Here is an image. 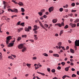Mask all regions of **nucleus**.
<instances>
[{"label":"nucleus","instance_id":"30","mask_svg":"<svg viewBox=\"0 0 79 79\" xmlns=\"http://www.w3.org/2000/svg\"><path fill=\"white\" fill-rule=\"evenodd\" d=\"M25 31H27V32H29V28H25Z\"/></svg>","mask_w":79,"mask_h":79},{"label":"nucleus","instance_id":"61","mask_svg":"<svg viewBox=\"0 0 79 79\" xmlns=\"http://www.w3.org/2000/svg\"><path fill=\"white\" fill-rule=\"evenodd\" d=\"M69 49V46H67L66 48V50H68Z\"/></svg>","mask_w":79,"mask_h":79},{"label":"nucleus","instance_id":"11","mask_svg":"<svg viewBox=\"0 0 79 79\" xmlns=\"http://www.w3.org/2000/svg\"><path fill=\"white\" fill-rule=\"evenodd\" d=\"M18 4L20 6H22V5H23V3H22V2H19V3H18Z\"/></svg>","mask_w":79,"mask_h":79},{"label":"nucleus","instance_id":"51","mask_svg":"<svg viewBox=\"0 0 79 79\" xmlns=\"http://www.w3.org/2000/svg\"><path fill=\"white\" fill-rule=\"evenodd\" d=\"M47 70L48 72H50V69L48 68L47 69Z\"/></svg>","mask_w":79,"mask_h":79},{"label":"nucleus","instance_id":"47","mask_svg":"<svg viewBox=\"0 0 79 79\" xmlns=\"http://www.w3.org/2000/svg\"><path fill=\"white\" fill-rule=\"evenodd\" d=\"M23 66H26V64L24 62L23 63Z\"/></svg>","mask_w":79,"mask_h":79},{"label":"nucleus","instance_id":"55","mask_svg":"<svg viewBox=\"0 0 79 79\" xmlns=\"http://www.w3.org/2000/svg\"><path fill=\"white\" fill-rule=\"evenodd\" d=\"M70 65L71 66H73L74 65V63L73 62H71L70 63Z\"/></svg>","mask_w":79,"mask_h":79},{"label":"nucleus","instance_id":"37","mask_svg":"<svg viewBox=\"0 0 79 79\" xmlns=\"http://www.w3.org/2000/svg\"><path fill=\"white\" fill-rule=\"evenodd\" d=\"M61 64H62L63 65V66H64V65L65 64V62H62L61 63Z\"/></svg>","mask_w":79,"mask_h":79},{"label":"nucleus","instance_id":"64","mask_svg":"<svg viewBox=\"0 0 79 79\" xmlns=\"http://www.w3.org/2000/svg\"><path fill=\"white\" fill-rule=\"evenodd\" d=\"M52 79H58V78H57V77H55L54 78H53Z\"/></svg>","mask_w":79,"mask_h":79},{"label":"nucleus","instance_id":"32","mask_svg":"<svg viewBox=\"0 0 79 79\" xmlns=\"http://www.w3.org/2000/svg\"><path fill=\"white\" fill-rule=\"evenodd\" d=\"M61 42H60L58 44V46H61Z\"/></svg>","mask_w":79,"mask_h":79},{"label":"nucleus","instance_id":"63","mask_svg":"<svg viewBox=\"0 0 79 79\" xmlns=\"http://www.w3.org/2000/svg\"><path fill=\"white\" fill-rule=\"evenodd\" d=\"M77 74H78V75H79V71H77Z\"/></svg>","mask_w":79,"mask_h":79},{"label":"nucleus","instance_id":"44","mask_svg":"<svg viewBox=\"0 0 79 79\" xmlns=\"http://www.w3.org/2000/svg\"><path fill=\"white\" fill-rule=\"evenodd\" d=\"M26 35H23L22 36V37H25L26 38V37H27Z\"/></svg>","mask_w":79,"mask_h":79},{"label":"nucleus","instance_id":"8","mask_svg":"<svg viewBox=\"0 0 79 79\" xmlns=\"http://www.w3.org/2000/svg\"><path fill=\"white\" fill-rule=\"evenodd\" d=\"M70 52H71V53H74V49H73L72 48H71L70 50Z\"/></svg>","mask_w":79,"mask_h":79},{"label":"nucleus","instance_id":"52","mask_svg":"<svg viewBox=\"0 0 79 79\" xmlns=\"http://www.w3.org/2000/svg\"><path fill=\"white\" fill-rule=\"evenodd\" d=\"M6 5H5L4 6V9H6Z\"/></svg>","mask_w":79,"mask_h":79},{"label":"nucleus","instance_id":"19","mask_svg":"<svg viewBox=\"0 0 79 79\" xmlns=\"http://www.w3.org/2000/svg\"><path fill=\"white\" fill-rule=\"evenodd\" d=\"M63 34V30H61L60 31V35H61V34Z\"/></svg>","mask_w":79,"mask_h":79},{"label":"nucleus","instance_id":"23","mask_svg":"<svg viewBox=\"0 0 79 79\" xmlns=\"http://www.w3.org/2000/svg\"><path fill=\"white\" fill-rule=\"evenodd\" d=\"M21 39V37H18L17 39V41H19Z\"/></svg>","mask_w":79,"mask_h":79},{"label":"nucleus","instance_id":"22","mask_svg":"<svg viewBox=\"0 0 79 79\" xmlns=\"http://www.w3.org/2000/svg\"><path fill=\"white\" fill-rule=\"evenodd\" d=\"M21 11L22 12H24L25 10H24V9L23 8H21Z\"/></svg>","mask_w":79,"mask_h":79},{"label":"nucleus","instance_id":"17","mask_svg":"<svg viewBox=\"0 0 79 79\" xmlns=\"http://www.w3.org/2000/svg\"><path fill=\"white\" fill-rule=\"evenodd\" d=\"M42 13H43V12H40L38 13V14L40 16L42 15Z\"/></svg>","mask_w":79,"mask_h":79},{"label":"nucleus","instance_id":"50","mask_svg":"<svg viewBox=\"0 0 79 79\" xmlns=\"http://www.w3.org/2000/svg\"><path fill=\"white\" fill-rule=\"evenodd\" d=\"M61 24H62L63 26H64V22H62L61 23Z\"/></svg>","mask_w":79,"mask_h":79},{"label":"nucleus","instance_id":"27","mask_svg":"<svg viewBox=\"0 0 79 79\" xmlns=\"http://www.w3.org/2000/svg\"><path fill=\"white\" fill-rule=\"evenodd\" d=\"M43 55H44V56H48V54H47L46 53H44L43 54Z\"/></svg>","mask_w":79,"mask_h":79},{"label":"nucleus","instance_id":"57","mask_svg":"<svg viewBox=\"0 0 79 79\" xmlns=\"http://www.w3.org/2000/svg\"><path fill=\"white\" fill-rule=\"evenodd\" d=\"M11 56H13L14 58H16V56L15 55H11Z\"/></svg>","mask_w":79,"mask_h":79},{"label":"nucleus","instance_id":"38","mask_svg":"<svg viewBox=\"0 0 79 79\" xmlns=\"http://www.w3.org/2000/svg\"><path fill=\"white\" fill-rule=\"evenodd\" d=\"M66 77V75H64L62 77V78L63 79H64Z\"/></svg>","mask_w":79,"mask_h":79},{"label":"nucleus","instance_id":"25","mask_svg":"<svg viewBox=\"0 0 79 79\" xmlns=\"http://www.w3.org/2000/svg\"><path fill=\"white\" fill-rule=\"evenodd\" d=\"M8 11H11V12H14V10L13 9V10H12L10 9H8Z\"/></svg>","mask_w":79,"mask_h":79},{"label":"nucleus","instance_id":"21","mask_svg":"<svg viewBox=\"0 0 79 79\" xmlns=\"http://www.w3.org/2000/svg\"><path fill=\"white\" fill-rule=\"evenodd\" d=\"M59 11L60 12H62V11H63V8H61L59 9Z\"/></svg>","mask_w":79,"mask_h":79},{"label":"nucleus","instance_id":"41","mask_svg":"<svg viewBox=\"0 0 79 79\" xmlns=\"http://www.w3.org/2000/svg\"><path fill=\"white\" fill-rule=\"evenodd\" d=\"M39 66H35V69L36 70V69H39Z\"/></svg>","mask_w":79,"mask_h":79},{"label":"nucleus","instance_id":"56","mask_svg":"<svg viewBox=\"0 0 79 79\" xmlns=\"http://www.w3.org/2000/svg\"><path fill=\"white\" fill-rule=\"evenodd\" d=\"M71 70L72 71H75V69L73 68L71 69Z\"/></svg>","mask_w":79,"mask_h":79},{"label":"nucleus","instance_id":"40","mask_svg":"<svg viewBox=\"0 0 79 79\" xmlns=\"http://www.w3.org/2000/svg\"><path fill=\"white\" fill-rule=\"evenodd\" d=\"M31 64H27V66H28V67H29L30 66H31Z\"/></svg>","mask_w":79,"mask_h":79},{"label":"nucleus","instance_id":"39","mask_svg":"<svg viewBox=\"0 0 79 79\" xmlns=\"http://www.w3.org/2000/svg\"><path fill=\"white\" fill-rule=\"evenodd\" d=\"M44 26L46 27H48V25L46 24H44Z\"/></svg>","mask_w":79,"mask_h":79},{"label":"nucleus","instance_id":"35","mask_svg":"<svg viewBox=\"0 0 79 79\" xmlns=\"http://www.w3.org/2000/svg\"><path fill=\"white\" fill-rule=\"evenodd\" d=\"M69 16H70V17H72L73 16V14H68Z\"/></svg>","mask_w":79,"mask_h":79},{"label":"nucleus","instance_id":"60","mask_svg":"<svg viewBox=\"0 0 79 79\" xmlns=\"http://www.w3.org/2000/svg\"><path fill=\"white\" fill-rule=\"evenodd\" d=\"M49 52L50 53H53V51H52V50H50V51H49Z\"/></svg>","mask_w":79,"mask_h":79},{"label":"nucleus","instance_id":"31","mask_svg":"<svg viewBox=\"0 0 79 79\" xmlns=\"http://www.w3.org/2000/svg\"><path fill=\"white\" fill-rule=\"evenodd\" d=\"M71 6H75V3H73L71 4Z\"/></svg>","mask_w":79,"mask_h":79},{"label":"nucleus","instance_id":"29","mask_svg":"<svg viewBox=\"0 0 79 79\" xmlns=\"http://www.w3.org/2000/svg\"><path fill=\"white\" fill-rule=\"evenodd\" d=\"M20 25L22 26H24V22L21 23L20 24Z\"/></svg>","mask_w":79,"mask_h":79},{"label":"nucleus","instance_id":"58","mask_svg":"<svg viewBox=\"0 0 79 79\" xmlns=\"http://www.w3.org/2000/svg\"><path fill=\"white\" fill-rule=\"evenodd\" d=\"M30 40V41H31V42H34V41L33 40Z\"/></svg>","mask_w":79,"mask_h":79},{"label":"nucleus","instance_id":"62","mask_svg":"<svg viewBox=\"0 0 79 79\" xmlns=\"http://www.w3.org/2000/svg\"><path fill=\"white\" fill-rule=\"evenodd\" d=\"M77 27H78L79 26V23H77Z\"/></svg>","mask_w":79,"mask_h":79},{"label":"nucleus","instance_id":"53","mask_svg":"<svg viewBox=\"0 0 79 79\" xmlns=\"http://www.w3.org/2000/svg\"><path fill=\"white\" fill-rule=\"evenodd\" d=\"M40 11H41V12H43H43H44V11H45V10H44V9L42 10H41Z\"/></svg>","mask_w":79,"mask_h":79},{"label":"nucleus","instance_id":"2","mask_svg":"<svg viewBox=\"0 0 79 79\" xmlns=\"http://www.w3.org/2000/svg\"><path fill=\"white\" fill-rule=\"evenodd\" d=\"M54 9V7L52 6L50 7L48 9V10L49 13H51L52 11H53Z\"/></svg>","mask_w":79,"mask_h":79},{"label":"nucleus","instance_id":"36","mask_svg":"<svg viewBox=\"0 0 79 79\" xmlns=\"http://www.w3.org/2000/svg\"><path fill=\"white\" fill-rule=\"evenodd\" d=\"M51 71H52V73H55V69H52Z\"/></svg>","mask_w":79,"mask_h":79},{"label":"nucleus","instance_id":"46","mask_svg":"<svg viewBox=\"0 0 79 79\" xmlns=\"http://www.w3.org/2000/svg\"><path fill=\"white\" fill-rule=\"evenodd\" d=\"M36 59H37V58L36 57H33V60H36Z\"/></svg>","mask_w":79,"mask_h":79},{"label":"nucleus","instance_id":"3","mask_svg":"<svg viewBox=\"0 0 79 79\" xmlns=\"http://www.w3.org/2000/svg\"><path fill=\"white\" fill-rule=\"evenodd\" d=\"M18 48L19 49H21L23 48H24L23 47V44H20L18 46Z\"/></svg>","mask_w":79,"mask_h":79},{"label":"nucleus","instance_id":"43","mask_svg":"<svg viewBox=\"0 0 79 79\" xmlns=\"http://www.w3.org/2000/svg\"><path fill=\"white\" fill-rule=\"evenodd\" d=\"M43 17L44 18H46L47 17V16L46 15H44L43 16Z\"/></svg>","mask_w":79,"mask_h":79},{"label":"nucleus","instance_id":"20","mask_svg":"<svg viewBox=\"0 0 79 79\" xmlns=\"http://www.w3.org/2000/svg\"><path fill=\"white\" fill-rule=\"evenodd\" d=\"M76 26V24L74 23L73 24L72 26V27H75Z\"/></svg>","mask_w":79,"mask_h":79},{"label":"nucleus","instance_id":"9","mask_svg":"<svg viewBox=\"0 0 79 79\" xmlns=\"http://www.w3.org/2000/svg\"><path fill=\"white\" fill-rule=\"evenodd\" d=\"M36 29H33V31H34V32L35 34H37V31H36Z\"/></svg>","mask_w":79,"mask_h":79},{"label":"nucleus","instance_id":"10","mask_svg":"<svg viewBox=\"0 0 79 79\" xmlns=\"http://www.w3.org/2000/svg\"><path fill=\"white\" fill-rule=\"evenodd\" d=\"M34 27L35 28L33 29H36V30H37V29H38V28H37V26L36 25H34Z\"/></svg>","mask_w":79,"mask_h":79},{"label":"nucleus","instance_id":"28","mask_svg":"<svg viewBox=\"0 0 79 79\" xmlns=\"http://www.w3.org/2000/svg\"><path fill=\"white\" fill-rule=\"evenodd\" d=\"M22 29H23V28H21L19 29H18V31L19 32H20V31H22Z\"/></svg>","mask_w":79,"mask_h":79},{"label":"nucleus","instance_id":"34","mask_svg":"<svg viewBox=\"0 0 79 79\" xmlns=\"http://www.w3.org/2000/svg\"><path fill=\"white\" fill-rule=\"evenodd\" d=\"M17 16H18V15H14L13 16H12L11 18H13L14 17H17Z\"/></svg>","mask_w":79,"mask_h":79},{"label":"nucleus","instance_id":"5","mask_svg":"<svg viewBox=\"0 0 79 79\" xmlns=\"http://www.w3.org/2000/svg\"><path fill=\"white\" fill-rule=\"evenodd\" d=\"M55 26H58L60 27H61L62 26V25L61 23H56L55 25Z\"/></svg>","mask_w":79,"mask_h":79},{"label":"nucleus","instance_id":"7","mask_svg":"<svg viewBox=\"0 0 79 79\" xmlns=\"http://www.w3.org/2000/svg\"><path fill=\"white\" fill-rule=\"evenodd\" d=\"M53 56L56 57H59L60 56L58 54H53Z\"/></svg>","mask_w":79,"mask_h":79},{"label":"nucleus","instance_id":"4","mask_svg":"<svg viewBox=\"0 0 79 79\" xmlns=\"http://www.w3.org/2000/svg\"><path fill=\"white\" fill-rule=\"evenodd\" d=\"M14 45V43H10L9 44V45H8V47H13Z\"/></svg>","mask_w":79,"mask_h":79},{"label":"nucleus","instance_id":"33","mask_svg":"<svg viewBox=\"0 0 79 79\" xmlns=\"http://www.w3.org/2000/svg\"><path fill=\"white\" fill-rule=\"evenodd\" d=\"M61 68L60 66H58L57 68V69H58L59 70H60V69H61Z\"/></svg>","mask_w":79,"mask_h":79},{"label":"nucleus","instance_id":"59","mask_svg":"<svg viewBox=\"0 0 79 79\" xmlns=\"http://www.w3.org/2000/svg\"><path fill=\"white\" fill-rule=\"evenodd\" d=\"M70 61H71V62H73V61H74V60L72 59H70Z\"/></svg>","mask_w":79,"mask_h":79},{"label":"nucleus","instance_id":"6","mask_svg":"<svg viewBox=\"0 0 79 79\" xmlns=\"http://www.w3.org/2000/svg\"><path fill=\"white\" fill-rule=\"evenodd\" d=\"M57 21H58V20H57V19H53L52 20L53 23H56L57 22Z\"/></svg>","mask_w":79,"mask_h":79},{"label":"nucleus","instance_id":"16","mask_svg":"<svg viewBox=\"0 0 79 79\" xmlns=\"http://www.w3.org/2000/svg\"><path fill=\"white\" fill-rule=\"evenodd\" d=\"M79 19H77L74 21V23H78V22H79Z\"/></svg>","mask_w":79,"mask_h":79},{"label":"nucleus","instance_id":"14","mask_svg":"<svg viewBox=\"0 0 79 79\" xmlns=\"http://www.w3.org/2000/svg\"><path fill=\"white\" fill-rule=\"evenodd\" d=\"M13 10L14 12H15V13H17L18 12V9H14Z\"/></svg>","mask_w":79,"mask_h":79},{"label":"nucleus","instance_id":"26","mask_svg":"<svg viewBox=\"0 0 79 79\" xmlns=\"http://www.w3.org/2000/svg\"><path fill=\"white\" fill-rule=\"evenodd\" d=\"M68 25H66L64 27V29H68V27H69Z\"/></svg>","mask_w":79,"mask_h":79},{"label":"nucleus","instance_id":"1","mask_svg":"<svg viewBox=\"0 0 79 79\" xmlns=\"http://www.w3.org/2000/svg\"><path fill=\"white\" fill-rule=\"evenodd\" d=\"M12 39V37L11 36H9L6 38L7 40L6 41V44H8L9 42H10V40Z\"/></svg>","mask_w":79,"mask_h":79},{"label":"nucleus","instance_id":"18","mask_svg":"<svg viewBox=\"0 0 79 79\" xmlns=\"http://www.w3.org/2000/svg\"><path fill=\"white\" fill-rule=\"evenodd\" d=\"M65 70L66 71H68V70H69V67H67L65 68Z\"/></svg>","mask_w":79,"mask_h":79},{"label":"nucleus","instance_id":"15","mask_svg":"<svg viewBox=\"0 0 79 79\" xmlns=\"http://www.w3.org/2000/svg\"><path fill=\"white\" fill-rule=\"evenodd\" d=\"M39 23L40 25L43 28H44V25H43L42 23H41V22H40Z\"/></svg>","mask_w":79,"mask_h":79},{"label":"nucleus","instance_id":"42","mask_svg":"<svg viewBox=\"0 0 79 79\" xmlns=\"http://www.w3.org/2000/svg\"><path fill=\"white\" fill-rule=\"evenodd\" d=\"M28 29L29 30V29H30V30H31V29H32V27L31 26H28Z\"/></svg>","mask_w":79,"mask_h":79},{"label":"nucleus","instance_id":"54","mask_svg":"<svg viewBox=\"0 0 79 79\" xmlns=\"http://www.w3.org/2000/svg\"><path fill=\"white\" fill-rule=\"evenodd\" d=\"M55 36H56V37H58V34L56 33L55 34Z\"/></svg>","mask_w":79,"mask_h":79},{"label":"nucleus","instance_id":"13","mask_svg":"<svg viewBox=\"0 0 79 79\" xmlns=\"http://www.w3.org/2000/svg\"><path fill=\"white\" fill-rule=\"evenodd\" d=\"M37 73L40 74H41V75H42L43 76H45V74H44V73H40V72H37Z\"/></svg>","mask_w":79,"mask_h":79},{"label":"nucleus","instance_id":"48","mask_svg":"<svg viewBox=\"0 0 79 79\" xmlns=\"http://www.w3.org/2000/svg\"><path fill=\"white\" fill-rule=\"evenodd\" d=\"M34 39L35 40H38V37H35L34 38Z\"/></svg>","mask_w":79,"mask_h":79},{"label":"nucleus","instance_id":"49","mask_svg":"<svg viewBox=\"0 0 79 79\" xmlns=\"http://www.w3.org/2000/svg\"><path fill=\"white\" fill-rule=\"evenodd\" d=\"M20 23H21V21H19L17 23L18 25H20Z\"/></svg>","mask_w":79,"mask_h":79},{"label":"nucleus","instance_id":"45","mask_svg":"<svg viewBox=\"0 0 79 79\" xmlns=\"http://www.w3.org/2000/svg\"><path fill=\"white\" fill-rule=\"evenodd\" d=\"M76 10H71V12H76Z\"/></svg>","mask_w":79,"mask_h":79},{"label":"nucleus","instance_id":"24","mask_svg":"<svg viewBox=\"0 0 79 79\" xmlns=\"http://www.w3.org/2000/svg\"><path fill=\"white\" fill-rule=\"evenodd\" d=\"M77 76L75 74H73L72 75V77H76Z\"/></svg>","mask_w":79,"mask_h":79},{"label":"nucleus","instance_id":"12","mask_svg":"<svg viewBox=\"0 0 79 79\" xmlns=\"http://www.w3.org/2000/svg\"><path fill=\"white\" fill-rule=\"evenodd\" d=\"M23 48L22 50V52H24V51H26V48L25 47Z\"/></svg>","mask_w":79,"mask_h":79}]
</instances>
